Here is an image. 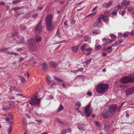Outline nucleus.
<instances>
[{"instance_id": "obj_13", "label": "nucleus", "mask_w": 134, "mask_h": 134, "mask_svg": "<svg viewBox=\"0 0 134 134\" xmlns=\"http://www.w3.org/2000/svg\"><path fill=\"white\" fill-rule=\"evenodd\" d=\"M87 45V44L86 43H83L82 44L81 48V51L82 52H84L86 51L87 48L86 47Z\"/></svg>"}, {"instance_id": "obj_24", "label": "nucleus", "mask_w": 134, "mask_h": 134, "mask_svg": "<svg viewBox=\"0 0 134 134\" xmlns=\"http://www.w3.org/2000/svg\"><path fill=\"white\" fill-rule=\"evenodd\" d=\"M78 47H77L75 46L72 47V51L73 52H76L78 50Z\"/></svg>"}, {"instance_id": "obj_11", "label": "nucleus", "mask_w": 134, "mask_h": 134, "mask_svg": "<svg viewBox=\"0 0 134 134\" xmlns=\"http://www.w3.org/2000/svg\"><path fill=\"white\" fill-rule=\"evenodd\" d=\"M42 68L44 71H47L48 70V66L47 64L45 63H43L42 65Z\"/></svg>"}, {"instance_id": "obj_52", "label": "nucleus", "mask_w": 134, "mask_h": 134, "mask_svg": "<svg viewBox=\"0 0 134 134\" xmlns=\"http://www.w3.org/2000/svg\"><path fill=\"white\" fill-rule=\"evenodd\" d=\"M38 15L37 13H36L35 14H33L32 15V17L33 18H35Z\"/></svg>"}, {"instance_id": "obj_22", "label": "nucleus", "mask_w": 134, "mask_h": 134, "mask_svg": "<svg viewBox=\"0 0 134 134\" xmlns=\"http://www.w3.org/2000/svg\"><path fill=\"white\" fill-rule=\"evenodd\" d=\"M120 44V43L119 42V41H117L115 42L114 44H112V47H116Z\"/></svg>"}, {"instance_id": "obj_60", "label": "nucleus", "mask_w": 134, "mask_h": 134, "mask_svg": "<svg viewBox=\"0 0 134 134\" xmlns=\"http://www.w3.org/2000/svg\"><path fill=\"white\" fill-rule=\"evenodd\" d=\"M130 35L131 36H134V31H132L130 33Z\"/></svg>"}, {"instance_id": "obj_18", "label": "nucleus", "mask_w": 134, "mask_h": 134, "mask_svg": "<svg viewBox=\"0 0 134 134\" xmlns=\"http://www.w3.org/2000/svg\"><path fill=\"white\" fill-rule=\"evenodd\" d=\"M46 81L47 84L48 85H50L51 84V78L48 75H47L46 76Z\"/></svg>"}, {"instance_id": "obj_51", "label": "nucleus", "mask_w": 134, "mask_h": 134, "mask_svg": "<svg viewBox=\"0 0 134 134\" xmlns=\"http://www.w3.org/2000/svg\"><path fill=\"white\" fill-rule=\"evenodd\" d=\"M70 22L71 23L74 24L75 23V21L73 19H71L70 20Z\"/></svg>"}, {"instance_id": "obj_3", "label": "nucleus", "mask_w": 134, "mask_h": 134, "mask_svg": "<svg viewBox=\"0 0 134 134\" xmlns=\"http://www.w3.org/2000/svg\"><path fill=\"white\" fill-rule=\"evenodd\" d=\"M109 88L108 85L107 84L100 83L97 86V92L99 93H102L105 92Z\"/></svg>"}, {"instance_id": "obj_33", "label": "nucleus", "mask_w": 134, "mask_h": 134, "mask_svg": "<svg viewBox=\"0 0 134 134\" xmlns=\"http://www.w3.org/2000/svg\"><path fill=\"white\" fill-rule=\"evenodd\" d=\"M26 28V27L24 26H20V29L22 31H24Z\"/></svg>"}, {"instance_id": "obj_46", "label": "nucleus", "mask_w": 134, "mask_h": 134, "mask_svg": "<svg viewBox=\"0 0 134 134\" xmlns=\"http://www.w3.org/2000/svg\"><path fill=\"white\" fill-rule=\"evenodd\" d=\"M63 109V107L61 105L60 107L59 108L58 110V112H59L62 110Z\"/></svg>"}, {"instance_id": "obj_6", "label": "nucleus", "mask_w": 134, "mask_h": 134, "mask_svg": "<svg viewBox=\"0 0 134 134\" xmlns=\"http://www.w3.org/2000/svg\"><path fill=\"white\" fill-rule=\"evenodd\" d=\"M90 106L91 105L89 104L85 109L84 112L87 118L89 117L93 113V110Z\"/></svg>"}, {"instance_id": "obj_59", "label": "nucleus", "mask_w": 134, "mask_h": 134, "mask_svg": "<svg viewBox=\"0 0 134 134\" xmlns=\"http://www.w3.org/2000/svg\"><path fill=\"white\" fill-rule=\"evenodd\" d=\"M128 36V34L127 33H125L124 34L123 36L124 37H127Z\"/></svg>"}, {"instance_id": "obj_45", "label": "nucleus", "mask_w": 134, "mask_h": 134, "mask_svg": "<svg viewBox=\"0 0 134 134\" xmlns=\"http://www.w3.org/2000/svg\"><path fill=\"white\" fill-rule=\"evenodd\" d=\"M91 59H90L87 60L86 61L85 63H86V65L88 64L90 62Z\"/></svg>"}, {"instance_id": "obj_8", "label": "nucleus", "mask_w": 134, "mask_h": 134, "mask_svg": "<svg viewBox=\"0 0 134 134\" xmlns=\"http://www.w3.org/2000/svg\"><path fill=\"white\" fill-rule=\"evenodd\" d=\"M131 75H129L121 78L120 80V82L122 83H127L128 82H131Z\"/></svg>"}, {"instance_id": "obj_30", "label": "nucleus", "mask_w": 134, "mask_h": 134, "mask_svg": "<svg viewBox=\"0 0 134 134\" xmlns=\"http://www.w3.org/2000/svg\"><path fill=\"white\" fill-rule=\"evenodd\" d=\"M60 85V83L57 82H55L52 84L51 86L52 87L54 86L55 85Z\"/></svg>"}, {"instance_id": "obj_32", "label": "nucleus", "mask_w": 134, "mask_h": 134, "mask_svg": "<svg viewBox=\"0 0 134 134\" xmlns=\"http://www.w3.org/2000/svg\"><path fill=\"white\" fill-rule=\"evenodd\" d=\"M8 48H4L3 49H1L0 51L1 52H4L5 51H7L8 50Z\"/></svg>"}, {"instance_id": "obj_19", "label": "nucleus", "mask_w": 134, "mask_h": 134, "mask_svg": "<svg viewBox=\"0 0 134 134\" xmlns=\"http://www.w3.org/2000/svg\"><path fill=\"white\" fill-rule=\"evenodd\" d=\"M92 32L93 34H97L100 33V31L99 30L96 29H93L92 31Z\"/></svg>"}, {"instance_id": "obj_34", "label": "nucleus", "mask_w": 134, "mask_h": 134, "mask_svg": "<svg viewBox=\"0 0 134 134\" xmlns=\"http://www.w3.org/2000/svg\"><path fill=\"white\" fill-rule=\"evenodd\" d=\"M84 39L83 41L84 42L87 41H88L89 39L88 37L86 36H84Z\"/></svg>"}, {"instance_id": "obj_57", "label": "nucleus", "mask_w": 134, "mask_h": 134, "mask_svg": "<svg viewBox=\"0 0 134 134\" xmlns=\"http://www.w3.org/2000/svg\"><path fill=\"white\" fill-rule=\"evenodd\" d=\"M107 49L108 50H111L112 51L113 49L112 48L111 46H109L107 47Z\"/></svg>"}, {"instance_id": "obj_47", "label": "nucleus", "mask_w": 134, "mask_h": 134, "mask_svg": "<svg viewBox=\"0 0 134 134\" xmlns=\"http://www.w3.org/2000/svg\"><path fill=\"white\" fill-rule=\"evenodd\" d=\"M120 8V6L119 5H117L115 7V10L116 11H118V10Z\"/></svg>"}, {"instance_id": "obj_28", "label": "nucleus", "mask_w": 134, "mask_h": 134, "mask_svg": "<svg viewBox=\"0 0 134 134\" xmlns=\"http://www.w3.org/2000/svg\"><path fill=\"white\" fill-rule=\"evenodd\" d=\"M112 4V3L110 1L109 3L106 4L105 6V8H108Z\"/></svg>"}, {"instance_id": "obj_21", "label": "nucleus", "mask_w": 134, "mask_h": 134, "mask_svg": "<svg viewBox=\"0 0 134 134\" xmlns=\"http://www.w3.org/2000/svg\"><path fill=\"white\" fill-rule=\"evenodd\" d=\"M22 8H20L19 7H16L12 9V10H14L15 12H17L18 10L21 9Z\"/></svg>"}, {"instance_id": "obj_56", "label": "nucleus", "mask_w": 134, "mask_h": 134, "mask_svg": "<svg viewBox=\"0 0 134 134\" xmlns=\"http://www.w3.org/2000/svg\"><path fill=\"white\" fill-rule=\"evenodd\" d=\"M101 19L99 17L98 18L97 20V21L98 23H100L101 22Z\"/></svg>"}, {"instance_id": "obj_53", "label": "nucleus", "mask_w": 134, "mask_h": 134, "mask_svg": "<svg viewBox=\"0 0 134 134\" xmlns=\"http://www.w3.org/2000/svg\"><path fill=\"white\" fill-rule=\"evenodd\" d=\"M17 35V33L16 32H15L13 34H12V37H13L15 36H16Z\"/></svg>"}, {"instance_id": "obj_26", "label": "nucleus", "mask_w": 134, "mask_h": 134, "mask_svg": "<svg viewBox=\"0 0 134 134\" xmlns=\"http://www.w3.org/2000/svg\"><path fill=\"white\" fill-rule=\"evenodd\" d=\"M95 47H96V50H99L102 48L101 46L100 45H96L95 46Z\"/></svg>"}, {"instance_id": "obj_17", "label": "nucleus", "mask_w": 134, "mask_h": 134, "mask_svg": "<svg viewBox=\"0 0 134 134\" xmlns=\"http://www.w3.org/2000/svg\"><path fill=\"white\" fill-rule=\"evenodd\" d=\"M35 39L37 42L39 43L41 41V37L39 35H37L35 37Z\"/></svg>"}, {"instance_id": "obj_63", "label": "nucleus", "mask_w": 134, "mask_h": 134, "mask_svg": "<svg viewBox=\"0 0 134 134\" xmlns=\"http://www.w3.org/2000/svg\"><path fill=\"white\" fill-rule=\"evenodd\" d=\"M131 82H134V76L133 77H132L131 76Z\"/></svg>"}, {"instance_id": "obj_23", "label": "nucleus", "mask_w": 134, "mask_h": 134, "mask_svg": "<svg viewBox=\"0 0 134 134\" xmlns=\"http://www.w3.org/2000/svg\"><path fill=\"white\" fill-rule=\"evenodd\" d=\"M6 53L8 54H14L15 56H16L17 55H18L19 54L16 53H13L12 52H6Z\"/></svg>"}, {"instance_id": "obj_62", "label": "nucleus", "mask_w": 134, "mask_h": 134, "mask_svg": "<svg viewBox=\"0 0 134 134\" xmlns=\"http://www.w3.org/2000/svg\"><path fill=\"white\" fill-rule=\"evenodd\" d=\"M127 10L129 12H131L132 11L133 9L132 8H128Z\"/></svg>"}, {"instance_id": "obj_36", "label": "nucleus", "mask_w": 134, "mask_h": 134, "mask_svg": "<svg viewBox=\"0 0 134 134\" xmlns=\"http://www.w3.org/2000/svg\"><path fill=\"white\" fill-rule=\"evenodd\" d=\"M20 1V0H16L14 1H13V4H18Z\"/></svg>"}, {"instance_id": "obj_12", "label": "nucleus", "mask_w": 134, "mask_h": 134, "mask_svg": "<svg viewBox=\"0 0 134 134\" xmlns=\"http://www.w3.org/2000/svg\"><path fill=\"white\" fill-rule=\"evenodd\" d=\"M78 128L80 130H84L85 125L83 124H78Z\"/></svg>"}, {"instance_id": "obj_1", "label": "nucleus", "mask_w": 134, "mask_h": 134, "mask_svg": "<svg viewBox=\"0 0 134 134\" xmlns=\"http://www.w3.org/2000/svg\"><path fill=\"white\" fill-rule=\"evenodd\" d=\"M52 16L51 14L47 15L44 19L47 30L50 31L54 29V25L52 20Z\"/></svg>"}, {"instance_id": "obj_41", "label": "nucleus", "mask_w": 134, "mask_h": 134, "mask_svg": "<svg viewBox=\"0 0 134 134\" xmlns=\"http://www.w3.org/2000/svg\"><path fill=\"white\" fill-rule=\"evenodd\" d=\"M92 50V49L91 48H87L86 51L88 53H89Z\"/></svg>"}, {"instance_id": "obj_9", "label": "nucleus", "mask_w": 134, "mask_h": 134, "mask_svg": "<svg viewBox=\"0 0 134 134\" xmlns=\"http://www.w3.org/2000/svg\"><path fill=\"white\" fill-rule=\"evenodd\" d=\"M126 95H129L134 93V86L132 87L127 90L126 91Z\"/></svg>"}, {"instance_id": "obj_39", "label": "nucleus", "mask_w": 134, "mask_h": 134, "mask_svg": "<svg viewBox=\"0 0 134 134\" xmlns=\"http://www.w3.org/2000/svg\"><path fill=\"white\" fill-rule=\"evenodd\" d=\"M96 126L98 127H100V123L98 121H96L95 123Z\"/></svg>"}, {"instance_id": "obj_49", "label": "nucleus", "mask_w": 134, "mask_h": 134, "mask_svg": "<svg viewBox=\"0 0 134 134\" xmlns=\"http://www.w3.org/2000/svg\"><path fill=\"white\" fill-rule=\"evenodd\" d=\"M111 37L112 39L115 38H116V36L113 35H112L111 36Z\"/></svg>"}, {"instance_id": "obj_43", "label": "nucleus", "mask_w": 134, "mask_h": 134, "mask_svg": "<svg viewBox=\"0 0 134 134\" xmlns=\"http://www.w3.org/2000/svg\"><path fill=\"white\" fill-rule=\"evenodd\" d=\"M103 20L104 21H108L109 20L108 17L106 16H105Z\"/></svg>"}, {"instance_id": "obj_15", "label": "nucleus", "mask_w": 134, "mask_h": 134, "mask_svg": "<svg viewBox=\"0 0 134 134\" xmlns=\"http://www.w3.org/2000/svg\"><path fill=\"white\" fill-rule=\"evenodd\" d=\"M50 64L51 67H53L54 68H55L57 66V63L53 61L50 62Z\"/></svg>"}, {"instance_id": "obj_16", "label": "nucleus", "mask_w": 134, "mask_h": 134, "mask_svg": "<svg viewBox=\"0 0 134 134\" xmlns=\"http://www.w3.org/2000/svg\"><path fill=\"white\" fill-rule=\"evenodd\" d=\"M130 3L129 1H127V0H124L121 3V5H122L126 6L129 4Z\"/></svg>"}, {"instance_id": "obj_14", "label": "nucleus", "mask_w": 134, "mask_h": 134, "mask_svg": "<svg viewBox=\"0 0 134 134\" xmlns=\"http://www.w3.org/2000/svg\"><path fill=\"white\" fill-rule=\"evenodd\" d=\"M104 130L106 132L108 133L110 131V126L109 125H104Z\"/></svg>"}, {"instance_id": "obj_50", "label": "nucleus", "mask_w": 134, "mask_h": 134, "mask_svg": "<svg viewBox=\"0 0 134 134\" xmlns=\"http://www.w3.org/2000/svg\"><path fill=\"white\" fill-rule=\"evenodd\" d=\"M24 60V58L23 57H21L20 58L19 61V62H21L22 61H23Z\"/></svg>"}, {"instance_id": "obj_2", "label": "nucleus", "mask_w": 134, "mask_h": 134, "mask_svg": "<svg viewBox=\"0 0 134 134\" xmlns=\"http://www.w3.org/2000/svg\"><path fill=\"white\" fill-rule=\"evenodd\" d=\"M117 108L118 107L116 105L113 104L111 105L107 111L103 112L102 114L103 117L105 118L111 117L114 115Z\"/></svg>"}, {"instance_id": "obj_7", "label": "nucleus", "mask_w": 134, "mask_h": 134, "mask_svg": "<svg viewBox=\"0 0 134 134\" xmlns=\"http://www.w3.org/2000/svg\"><path fill=\"white\" fill-rule=\"evenodd\" d=\"M42 21L40 20L35 28V32L37 34H41V32L42 31Z\"/></svg>"}, {"instance_id": "obj_5", "label": "nucleus", "mask_w": 134, "mask_h": 134, "mask_svg": "<svg viewBox=\"0 0 134 134\" xmlns=\"http://www.w3.org/2000/svg\"><path fill=\"white\" fill-rule=\"evenodd\" d=\"M28 44L30 51L34 52L36 50V46L35 44V42L33 38L30 39L28 41Z\"/></svg>"}, {"instance_id": "obj_42", "label": "nucleus", "mask_w": 134, "mask_h": 134, "mask_svg": "<svg viewBox=\"0 0 134 134\" xmlns=\"http://www.w3.org/2000/svg\"><path fill=\"white\" fill-rule=\"evenodd\" d=\"M117 12L116 11H114L112 12L111 14L113 15H116L117 14Z\"/></svg>"}, {"instance_id": "obj_48", "label": "nucleus", "mask_w": 134, "mask_h": 134, "mask_svg": "<svg viewBox=\"0 0 134 134\" xmlns=\"http://www.w3.org/2000/svg\"><path fill=\"white\" fill-rule=\"evenodd\" d=\"M76 105H77L78 107H80L81 106V103H80L78 101L76 104Z\"/></svg>"}, {"instance_id": "obj_64", "label": "nucleus", "mask_w": 134, "mask_h": 134, "mask_svg": "<svg viewBox=\"0 0 134 134\" xmlns=\"http://www.w3.org/2000/svg\"><path fill=\"white\" fill-rule=\"evenodd\" d=\"M125 12H126L125 10L122 11L121 13V15L123 16V15L125 13Z\"/></svg>"}, {"instance_id": "obj_4", "label": "nucleus", "mask_w": 134, "mask_h": 134, "mask_svg": "<svg viewBox=\"0 0 134 134\" xmlns=\"http://www.w3.org/2000/svg\"><path fill=\"white\" fill-rule=\"evenodd\" d=\"M40 99L37 98V96H34L31 97L29 103L32 105L37 106L40 104Z\"/></svg>"}, {"instance_id": "obj_25", "label": "nucleus", "mask_w": 134, "mask_h": 134, "mask_svg": "<svg viewBox=\"0 0 134 134\" xmlns=\"http://www.w3.org/2000/svg\"><path fill=\"white\" fill-rule=\"evenodd\" d=\"M10 109V107H8L7 108H6L5 106H3V109L5 111H8Z\"/></svg>"}, {"instance_id": "obj_31", "label": "nucleus", "mask_w": 134, "mask_h": 134, "mask_svg": "<svg viewBox=\"0 0 134 134\" xmlns=\"http://www.w3.org/2000/svg\"><path fill=\"white\" fill-rule=\"evenodd\" d=\"M9 103L10 106L14 107V102L13 101H9Z\"/></svg>"}, {"instance_id": "obj_61", "label": "nucleus", "mask_w": 134, "mask_h": 134, "mask_svg": "<svg viewBox=\"0 0 134 134\" xmlns=\"http://www.w3.org/2000/svg\"><path fill=\"white\" fill-rule=\"evenodd\" d=\"M120 87L122 89H124L125 88V86L124 85H121L120 86Z\"/></svg>"}, {"instance_id": "obj_20", "label": "nucleus", "mask_w": 134, "mask_h": 134, "mask_svg": "<svg viewBox=\"0 0 134 134\" xmlns=\"http://www.w3.org/2000/svg\"><path fill=\"white\" fill-rule=\"evenodd\" d=\"M58 121L61 124V125L63 126H66L67 124V122H62L60 121L59 119H58Z\"/></svg>"}, {"instance_id": "obj_37", "label": "nucleus", "mask_w": 134, "mask_h": 134, "mask_svg": "<svg viewBox=\"0 0 134 134\" xmlns=\"http://www.w3.org/2000/svg\"><path fill=\"white\" fill-rule=\"evenodd\" d=\"M104 14L106 16H108L110 14L107 11H105L104 12Z\"/></svg>"}, {"instance_id": "obj_55", "label": "nucleus", "mask_w": 134, "mask_h": 134, "mask_svg": "<svg viewBox=\"0 0 134 134\" xmlns=\"http://www.w3.org/2000/svg\"><path fill=\"white\" fill-rule=\"evenodd\" d=\"M87 94L90 96H91L92 95V92H88Z\"/></svg>"}, {"instance_id": "obj_44", "label": "nucleus", "mask_w": 134, "mask_h": 134, "mask_svg": "<svg viewBox=\"0 0 134 134\" xmlns=\"http://www.w3.org/2000/svg\"><path fill=\"white\" fill-rule=\"evenodd\" d=\"M20 79L21 81L23 82H25L26 81L25 78L22 76L20 77Z\"/></svg>"}, {"instance_id": "obj_27", "label": "nucleus", "mask_w": 134, "mask_h": 134, "mask_svg": "<svg viewBox=\"0 0 134 134\" xmlns=\"http://www.w3.org/2000/svg\"><path fill=\"white\" fill-rule=\"evenodd\" d=\"M25 41V39L24 37H22L20 39V41H18L17 42L18 43H23Z\"/></svg>"}, {"instance_id": "obj_38", "label": "nucleus", "mask_w": 134, "mask_h": 134, "mask_svg": "<svg viewBox=\"0 0 134 134\" xmlns=\"http://www.w3.org/2000/svg\"><path fill=\"white\" fill-rule=\"evenodd\" d=\"M99 25V23L98 22H94L93 23V26L95 27H98Z\"/></svg>"}, {"instance_id": "obj_29", "label": "nucleus", "mask_w": 134, "mask_h": 134, "mask_svg": "<svg viewBox=\"0 0 134 134\" xmlns=\"http://www.w3.org/2000/svg\"><path fill=\"white\" fill-rule=\"evenodd\" d=\"M55 79L57 81H62L63 82L64 81L63 80H62L61 79L59 78L57 76H55L54 77Z\"/></svg>"}, {"instance_id": "obj_58", "label": "nucleus", "mask_w": 134, "mask_h": 134, "mask_svg": "<svg viewBox=\"0 0 134 134\" xmlns=\"http://www.w3.org/2000/svg\"><path fill=\"white\" fill-rule=\"evenodd\" d=\"M84 69L83 68H80L79 69L77 70V72L78 71H81L83 70Z\"/></svg>"}, {"instance_id": "obj_10", "label": "nucleus", "mask_w": 134, "mask_h": 134, "mask_svg": "<svg viewBox=\"0 0 134 134\" xmlns=\"http://www.w3.org/2000/svg\"><path fill=\"white\" fill-rule=\"evenodd\" d=\"M102 41L104 43L106 44H108L112 42V41L110 39H106L105 38L103 39Z\"/></svg>"}, {"instance_id": "obj_35", "label": "nucleus", "mask_w": 134, "mask_h": 134, "mask_svg": "<svg viewBox=\"0 0 134 134\" xmlns=\"http://www.w3.org/2000/svg\"><path fill=\"white\" fill-rule=\"evenodd\" d=\"M67 132V130L65 129H63L60 132L61 134H66Z\"/></svg>"}, {"instance_id": "obj_40", "label": "nucleus", "mask_w": 134, "mask_h": 134, "mask_svg": "<svg viewBox=\"0 0 134 134\" xmlns=\"http://www.w3.org/2000/svg\"><path fill=\"white\" fill-rule=\"evenodd\" d=\"M12 130V127L11 126H10L8 129V133H10L11 132Z\"/></svg>"}, {"instance_id": "obj_54", "label": "nucleus", "mask_w": 134, "mask_h": 134, "mask_svg": "<svg viewBox=\"0 0 134 134\" xmlns=\"http://www.w3.org/2000/svg\"><path fill=\"white\" fill-rule=\"evenodd\" d=\"M109 125V123L108 121H105L104 122V125Z\"/></svg>"}]
</instances>
